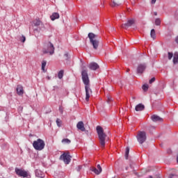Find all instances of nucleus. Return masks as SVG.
<instances>
[{
  "mask_svg": "<svg viewBox=\"0 0 178 178\" xmlns=\"http://www.w3.org/2000/svg\"><path fill=\"white\" fill-rule=\"evenodd\" d=\"M155 24L156 26H161V19L156 18L155 19Z\"/></svg>",
  "mask_w": 178,
  "mask_h": 178,
  "instance_id": "26",
  "label": "nucleus"
},
{
  "mask_svg": "<svg viewBox=\"0 0 178 178\" xmlns=\"http://www.w3.org/2000/svg\"><path fill=\"white\" fill-rule=\"evenodd\" d=\"M38 171H36V176H38Z\"/></svg>",
  "mask_w": 178,
  "mask_h": 178,
  "instance_id": "38",
  "label": "nucleus"
},
{
  "mask_svg": "<svg viewBox=\"0 0 178 178\" xmlns=\"http://www.w3.org/2000/svg\"><path fill=\"white\" fill-rule=\"evenodd\" d=\"M61 143H63V144H70L72 141L70 139L64 138L62 140Z\"/></svg>",
  "mask_w": 178,
  "mask_h": 178,
  "instance_id": "22",
  "label": "nucleus"
},
{
  "mask_svg": "<svg viewBox=\"0 0 178 178\" xmlns=\"http://www.w3.org/2000/svg\"><path fill=\"white\" fill-rule=\"evenodd\" d=\"M63 73H64V71H63V70H61L59 72H58V79H63Z\"/></svg>",
  "mask_w": 178,
  "mask_h": 178,
  "instance_id": "24",
  "label": "nucleus"
},
{
  "mask_svg": "<svg viewBox=\"0 0 178 178\" xmlns=\"http://www.w3.org/2000/svg\"><path fill=\"white\" fill-rule=\"evenodd\" d=\"M82 80L85 84L86 91V101L88 102L90 101V94H92V90L90 88V78H88V72L87 70H83L81 72Z\"/></svg>",
  "mask_w": 178,
  "mask_h": 178,
  "instance_id": "1",
  "label": "nucleus"
},
{
  "mask_svg": "<svg viewBox=\"0 0 178 178\" xmlns=\"http://www.w3.org/2000/svg\"><path fill=\"white\" fill-rule=\"evenodd\" d=\"M136 23V19L134 18H131L127 20V23L122 24L121 25L122 29H124L125 30H127L129 27H131L133 24Z\"/></svg>",
  "mask_w": 178,
  "mask_h": 178,
  "instance_id": "8",
  "label": "nucleus"
},
{
  "mask_svg": "<svg viewBox=\"0 0 178 178\" xmlns=\"http://www.w3.org/2000/svg\"><path fill=\"white\" fill-rule=\"evenodd\" d=\"M76 127L78 130H81V131H86V127H84V122L83 121H80L77 123Z\"/></svg>",
  "mask_w": 178,
  "mask_h": 178,
  "instance_id": "13",
  "label": "nucleus"
},
{
  "mask_svg": "<svg viewBox=\"0 0 178 178\" xmlns=\"http://www.w3.org/2000/svg\"><path fill=\"white\" fill-rule=\"evenodd\" d=\"M88 37L93 48L95 49H98V47L99 46V39H98V35L93 33H89Z\"/></svg>",
  "mask_w": 178,
  "mask_h": 178,
  "instance_id": "4",
  "label": "nucleus"
},
{
  "mask_svg": "<svg viewBox=\"0 0 178 178\" xmlns=\"http://www.w3.org/2000/svg\"><path fill=\"white\" fill-rule=\"evenodd\" d=\"M90 170L92 172H94L95 175H101V173L102 172V168L101 167V165L98 164L97 165V168L95 167H92L90 168Z\"/></svg>",
  "mask_w": 178,
  "mask_h": 178,
  "instance_id": "10",
  "label": "nucleus"
},
{
  "mask_svg": "<svg viewBox=\"0 0 178 178\" xmlns=\"http://www.w3.org/2000/svg\"><path fill=\"white\" fill-rule=\"evenodd\" d=\"M97 133L99 137V141L100 144V147L102 148H105V145L106 144V134L104 133V129L102 127L97 126L96 128Z\"/></svg>",
  "mask_w": 178,
  "mask_h": 178,
  "instance_id": "2",
  "label": "nucleus"
},
{
  "mask_svg": "<svg viewBox=\"0 0 178 178\" xmlns=\"http://www.w3.org/2000/svg\"><path fill=\"white\" fill-rule=\"evenodd\" d=\"M155 16H156V13H154Z\"/></svg>",
  "mask_w": 178,
  "mask_h": 178,
  "instance_id": "41",
  "label": "nucleus"
},
{
  "mask_svg": "<svg viewBox=\"0 0 178 178\" xmlns=\"http://www.w3.org/2000/svg\"><path fill=\"white\" fill-rule=\"evenodd\" d=\"M56 124L58 127H60V126H62V121L60 120V119L57 118Z\"/></svg>",
  "mask_w": 178,
  "mask_h": 178,
  "instance_id": "27",
  "label": "nucleus"
},
{
  "mask_svg": "<svg viewBox=\"0 0 178 178\" xmlns=\"http://www.w3.org/2000/svg\"><path fill=\"white\" fill-rule=\"evenodd\" d=\"M21 41H22V42H24L26 41V36L22 35V38H21Z\"/></svg>",
  "mask_w": 178,
  "mask_h": 178,
  "instance_id": "33",
  "label": "nucleus"
},
{
  "mask_svg": "<svg viewBox=\"0 0 178 178\" xmlns=\"http://www.w3.org/2000/svg\"><path fill=\"white\" fill-rule=\"evenodd\" d=\"M154 81H155V77L152 78L149 80V84H152V83H154Z\"/></svg>",
  "mask_w": 178,
  "mask_h": 178,
  "instance_id": "31",
  "label": "nucleus"
},
{
  "mask_svg": "<svg viewBox=\"0 0 178 178\" xmlns=\"http://www.w3.org/2000/svg\"><path fill=\"white\" fill-rule=\"evenodd\" d=\"M88 67H89L90 70H97V69H99V65L97 63H90Z\"/></svg>",
  "mask_w": 178,
  "mask_h": 178,
  "instance_id": "12",
  "label": "nucleus"
},
{
  "mask_svg": "<svg viewBox=\"0 0 178 178\" xmlns=\"http://www.w3.org/2000/svg\"><path fill=\"white\" fill-rule=\"evenodd\" d=\"M173 63L174 65H177L178 63V53L174 54Z\"/></svg>",
  "mask_w": 178,
  "mask_h": 178,
  "instance_id": "19",
  "label": "nucleus"
},
{
  "mask_svg": "<svg viewBox=\"0 0 178 178\" xmlns=\"http://www.w3.org/2000/svg\"><path fill=\"white\" fill-rule=\"evenodd\" d=\"M151 120H152V122H163V119L156 115H152Z\"/></svg>",
  "mask_w": 178,
  "mask_h": 178,
  "instance_id": "14",
  "label": "nucleus"
},
{
  "mask_svg": "<svg viewBox=\"0 0 178 178\" xmlns=\"http://www.w3.org/2000/svg\"><path fill=\"white\" fill-rule=\"evenodd\" d=\"M127 72H130V69H128V70H127Z\"/></svg>",
  "mask_w": 178,
  "mask_h": 178,
  "instance_id": "40",
  "label": "nucleus"
},
{
  "mask_svg": "<svg viewBox=\"0 0 178 178\" xmlns=\"http://www.w3.org/2000/svg\"><path fill=\"white\" fill-rule=\"evenodd\" d=\"M64 56H65L66 60H67V59H69V54L65 53V54H64Z\"/></svg>",
  "mask_w": 178,
  "mask_h": 178,
  "instance_id": "32",
  "label": "nucleus"
},
{
  "mask_svg": "<svg viewBox=\"0 0 178 178\" xmlns=\"http://www.w3.org/2000/svg\"><path fill=\"white\" fill-rule=\"evenodd\" d=\"M130 152V148L127 147L125 150V159H129V153Z\"/></svg>",
  "mask_w": 178,
  "mask_h": 178,
  "instance_id": "21",
  "label": "nucleus"
},
{
  "mask_svg": "<svg viewBox=\"0 0 178 178\" xmlns=\"http://www.w3.org/2000/svg\"><path fill=\"white\" fill-rule=\"evenodd\" d=\"M143 91H147L148 90V85L145 84L143 86Z\"/></svg>",
  "mask_w": 178,
  "mask_h": 178,
  "instance_id": "28",
  "label": "nucleus"
},
{
  "mask_svg": "<svg viewBox=\"0 0 178 178\" xmlns=\"http://www.w3.org/2000/svg\"><path fill=\"white\" fill-rule=\"evenodd\" d=\"M59 111L60 113H63V108H62V107L59 108Z\"/></svg>",
  "mask_w": 178,
  "mask_h": 178,
  "instance_id": "35",
  "label": "nucleus"
},
{
  "mask_svg": "<svg viewBox=\"0 0 178 178\" xmlns=\"http://www.w3.org/2000/svg\"><path fill=\"white\" fill-rule=\"evenodd\" d=\"M159 178H161V177H159Z\"/></svg>",
  "mask_w": 178,
  "mask_h": 178,
  "instance_id": "43",
  "label": "nucleus"
},
{
  "mask_svg": "<svg viewBox=\"0 0 178 178\" xmlns=\"http://www.w3.org/2000/svg\"><path fill=\"white\" fill-rule=\"evenodd\" d=\"M173 58V53L168 52V59L170 60Z\"/></svg>",
  "mask_w": 178,
  "mask_h": 178,
  "instance_id": "29",
  "label": "nucleus"
},
{
  "mask_svg": "<svg viewBox=\"0 0 178 178\" xmlns=\"http://www.w3.org/2000/svg\"><path fill=\"white\" fill-rule=\"evenodd\" d=\"M139 144H144L147 140V134L145 131H139L136 136Z\"/></svg>",
  "mask_w": 178,
  "mask_h": 178,
  "instance_id": "6",
  "label": "nucleus"
},
{
  "mask_svg": "<svg viewBox=\"0 0 178 178\" xmlns=\"http://www.w3.org/2000/svg\"><path fill=\"white\" fill-rule=\"evenodd\" d=\"M17 93L18 95H23L24 94V90H23V86L21 85H18L17 86Z\"/></svg>",
  "mask_w": 178,
  "mask_h": 178,
  "instance_id": "16",
  "label": "nucleus"
},
{
  "mask_svg": "<svg viewBox=\"0 0 178 178\" xmlns=\"http://www.w3.org/2000/svg\"><path fill=\"white\" fill-rule=\"evenodd\" d=\"M147 68V65L145 64H139L137 67V73H144V70Z\"/></svg>",
  "mask_w": 178,
  "mask_h": 178,
  "instance_id": "11",
  "label": "nucleus"
},
{
  "mask_svg": "<svg viewBox=\"0 0 178 178\" xmlns=\"http://www.w3.org/2000/svg\"><path fill=\"white\" fill-rule=\"evenodd\" d=\"M82 168H83V166L79 165V166L76 168V170H77L78 172H80V170H81Z\"/></svg>",
  "mask_w": 178,
  "mask_h": 178,
  "instance_id": "34",
  "label": "nucleus"
},
{
  "mask_svg": "<svg viewBox=\"0 0 178 178\" xmlns=\"http://www.w3.org/2000/svg\"><path fill=\"white\" fill-rule=\"evenodd\" d=\"M150 36L153 40H155L156 38V34L155 33V29H152L150 32Z\"/></svg>",
  "mask_w": 178,
  "mask_h": 178,
  "instance_id": "20",
  "label": "nucleus"
},
{
  "mask_svg": "<svg viewBox=\"0 0 178 178\" xmlns=\"http://www.w3.org/2000/svg\"><path fill=\"white\" fill-rule=\"evenodd\" d=\"M33 147L36 149V151H42L45 148V142L42 139H38L33 141Z\"/></svg>",
  "mask_w": 178,
  "mask_h": 178,
  "instance_id": "5",
  "label": "nucleus"
},
{
  "mask_svg": "<svg viewBox=\"0 0 178 178\" xmlns=\"http://www.w3.org/2000/svg\"><path fill=\"white\" fill-rule=\"evenodd\" d=\"M144 109H145V106H144V104H139L136 105L135 107V111H136V112L144 111Z\"/></svg>",
  "mask_w": 178,
  "mask_h": 178,
  "instance_id": "15",
  "label": "nucleus"
},
{
  "mask_svg": "<svg viewBox=\"0 0 178 178\" xmlns=\"http://www.w3.org/2000/svg\"><path fill=\"white\" fill-rule=\"evenodd\" d=\"M43 54H49V55H54L55 54V47L52 42L47 41L45 42L44 47L42 49Z\"/></svg>",
  "mask_w": 178,
  "mask_h": 178,
  "instance_id": "3",
  "label": "nucleus"
},
{
  "mask_svg": "<svg viewBox=\"0 0 178 178\" xmlns=\"http://www.w3.org/2000/svg\"><path fill=\"white\" fill-rule=\"evenodd\" d=\"M149 178H153V177H152V176L150 175V176H149Z\"/></svg>",
  "mask_w": 178,
  "mask_h": 178,
  "instance_id": "39",
  "label": "nucleus"
},
{
  "mask_svg": "<svg viewBox=\"0 0 178 178\" xmlns=\"http://www.w3.org/2000/svg\"><path fill=\"white\" fill-rule=\"evenodd\" d=\"M47 66V61L46 60H42V70L43 72H45V67Z\"/></svg>",
  "mask_w": 178,
  "mask_h": 178,
  "instance_id": "23",
  "label": "nucleus"
},
{
  "mask_svg": "<svg viewBox=\"0 0 178 178\" xmlns=\"http://www.w3.org/2000/svg\"><path fill=\"white\" fill-rule=\"evenodd\" d=\"M60 160L63 161L66 165H69L72 161V156L67 153H64L60 156Z\"/></svg>",
  "mask_w": 178,
  "mask_h": 178,
  "instance_id": "7",
  "label": "nucleus"
},
{
  "mask_svg": "<svg viewBox=\"0 0 178 178\" xmlns=\"http://www.w3.org/2000/svg\"><path fill=\"white\" fill-rule=\"evenodd\" d=\"M156 2V0H152L151 3L154 4Z\"/></svg>",
  "mask_w": 178,
  "mask_h": 178,
  "instance_id": "36",
  "label": "nucleus"
},
{
  "mask_svg": "<svg viewBox=\"0 0 178 178\" xmlns=\"http://www.w3.org/2000/svg\"><path fill=\"white\" fill-rule=\"evenodd\" d=\"M42 24V22L40 19H35L33 21V25L35 27H38V26H41Z\"/></svg>",
  "mask_w": 178,
  "mask_h": 178,
  "instance_id": "18",
  "label": "nucleus"
},
{
  "mask_svg": "<svg viewBox=\"0 0 178 178\" xmlns=\"http://www.w3.org/2000/svg\"><path fill=\"white\" fill-rule=\"evenodd\" d=\"M51 20H56V19H59V13H54L50 17Z\"/></svg>",
  "mask_w": 178,
  "mask_h": 178,
  "instance_id": "17",
  "label": "nucleus"
},
{
  "mask_svg": "<svg viewBox=\"0 0 178 178\" xmlns=\"http://www.w3.org/2000/svg\"><path fill=\"white\" fill-rule=\"evenodd\" d=\"M120 5V3H119V1H113L111 3V6L115 7V6H119Z\"/></svg>",
  "mask_w": 178,
  "mask_h": 178,
  "instance_id": "25",
  "label": "nucleus"
},
{
  "mask_svg": "<svg viewBox=\"0 0 178 178\" xmlns=\"http://www.w3.org/2000/svg\"><path fill=\"white\" fill-rule=\"evenodd\" d=\"M38 176V177H44V175H37Z\"/></svg>",
  "mask_w": 178,
  "mask_h": 178,
  "instance_id": "37",
  "label": "nucleus"
},
{
  "mask_svg": "<svg viewBox=\"0 0 178 178\" xmlns=\"http://www.w3.org/2000/svg\"><path fill=\"white\" fill-rule=\"evenodd\" d=\"M112 102V97L111 96H107V102Z\"/></svg>",
  "mask_w": 178,
  "mask_h": 178,
  "instance_id": "30",
  "label": "nucleus"
},
{
  "mask_svg": "<svg viewBox=\"0 0 178 178\" xmlns=\"http://www.w3.org/2000/svg\"><path fill=\"white\" fill-rule=\"evenodd\" d=\"M15 173H17V175L21 177H27V176H29L26 171L19 168H15Z\"/></svg>",
  "mask_w": 178,
  "mask_h": 178,
  "instance_id": "9",
  "label": "nucleus"
},
{
  "mask_svg": "<svg viewBox=\"0 0 178 178\" xmlns=\"http://www.w3.org/2000/svg\"><path fill=\"white\" fill-rule=\"evenodd\" d=\"M172 177H173V175H172L171 178H172Z\"/></svg>",
  "mask_w": 178,
  "mask_h": 178,
  "instance_id": "42",
  "label": "nucleus"
}]
</instances>
